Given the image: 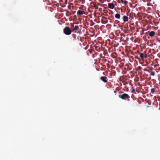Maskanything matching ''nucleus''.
I'll list each match as a JSON object with an SVG mask.
<instances>
[{
	"label": "nucleus",
	"mask_w": 160,
	"mask_h": 160,
	"mask_svg": "<svg viewBox=\"0 0 160 160\" xmlns=\"http://www.w3.org/2000/svg\"><path fill=\"white\" fill-rule=\"evenodd\" d=\"M72 31L69 27H66L63 29V32L66 35H69L71 34Z\"/></svg>",
	"instance_id": "obj_1"
},
{
	"label": "nucleus",
	"mask_w": 160,
	"mask_h": 160,
	"mask_svg": "<svg viewBox=\"0 0 160 160\" xmlns=\"http://www.w3.org/2000/svg\"><path fill=\"white\" fill-rule=\"evenodd\" d=\"M119 97L122 100H126L128 99V100L129 101V99L130 98V96L127 93H123V94H121L119 95Z\"/></svg>",
	"instance_id": "obj_2"
},
{
	"label": "nucleus",
	"mask_w": 160,
	"mask_h": 160,
	"mask_svg": "<svg viewBox=\"0 0 160 160\" xmlns=\"http://www.w3.org/2000/svg\"><path fill=\"white\" fill-rule=\"evenodd\" d=\"M100 78L104 82H108L107 78L106 76L101 77Z\"/></svg>",
	"instance_id": "obj_3"
},
{
	"label": "nucleus",
	"mask_w": 160,
	"mask_h": 160,
	"mask_svg": "<svg viewBox=\"0 0 160 160\" xmlns=\"http://www.w3.org/2000/svg\"><path fill=\"white\" fill-rule=\"evenodd\" d=\"M108 7L109 8L112 9L114 8L115 6L112 3H109L108 4Z\"/></svg>",
	"instance_id": "obj_4"
},
{
	"label": "nucleus",
	"mask_w": 160,
	"mask_h": 160,
	"mask_svg": "<svg viewBox=\"0 0 160 160\" xmlns=\"http://www.w3.org/2000/svg\"><path fill=\"white\" fill-rule=\"evenodd\" d=\"M123 19L124 22H128V16L124 15L123 17Z\"/></svg>",
	"instance_id": "obj_5"
},
{
	"label": "nucleus",
	"mask_w": 160,
	"mask_h": 160,
	"mask_svg": "<svg viewBox=\"0 0 160 160\" xmlns=\"http://www.w3.org/2000/svg\"><path fill=\"white\" fill-rule=\"evenodd\" d=\"M84 12V11L81 10H78V11L77 14L78 15H82Z\"/></svg>",
	"instance_id": "obj_6"
},
{
	"label": "nucleus",
	"mask_w": 160,
	"mask_h": 160,
	"mask_svg": "<svg viewBox=\"0 0 160 160\" xmlns=\"http://www.w3.org/2000/svg\"><path fill=\"white\" fill-rule=\"evenodd\" d=\"M120 14L119 13H116L115 15V17L116 18L119 19L120 18Z\"/></svg>",
	"instance_id": "obj_7"
},
{
	"label": "nucleus",
	"mask_w": 160,
	"mask_h": 160,
	"mask_svg": "<svg viewBox=\"0 0 160 160\" xmlns=\"http://www.w3.org/2000/svg\"><path fill=\"white\" fill-rule=\"evenodd\" d=\"M155 32L152 31L150 32L149 34V35L151 37H152L155 35Z\"/></svg>",
	"instance_id": "obj_8"
},
{
	"label": "nucleus",
	"mask_w": 160,
	"mask_h": 160,
	"mask_svg": "<svg viewBox=\"0 0 160 160\" xmlns=\"http://www.w3.org/2000/svg\"><path fill=\"white\" fill-rule=\"evenodd\" d=\"M108 20H104L102 19L101 20V22L103 24H106L108 22Z\"/></svg>",
	"instance_id": "obj_9"
},
{
	"label": "nucleus",
	"mask_w": 160,
	"mask_h": 160,
	"mask_svg": "<svg viewBox=\"0 0 160 160\" xmlns=\"http://www.w3.org/2000/svg\"><path fill=\"white\" fill-rule=\"evenodd\" d=\"M79 26L78 25L75 26V27L72 29V30L73 31H76L79 29Z\"/></svg>",
	"instance_id": "obj_10"
},
{
	"label": "nucleus",
	"mask_w": 160,
	"mask_h": 160,
	"mask_svg": "<svg viewBox=\"0 0 160 160\" xmlns=\"http://www.w3.org/2000/svg\"><path fill=\"white\" fill-rule=\"evenodd\" d=\"M156 89L155 88H152L151 90V93L153 94L154 93Z\"/></svg>",
	"instance_id": "obj_11"
},
{
	"label": "nucleus",
	"mask_w": 160,
	"mask_h": 160,
	"mask_svg": "<svg viewBox=\"0 0 160 160\" xmlns=\"http://www.w3.org/2000/svg\"><path fill=\"white\" fill-rule=\"evenodd\" d=\"M94 5L93 7L95 8L96 9H98V5H96L95 3H93Z\"/></svg>",
	"instance_id": "obj_12"
},
{
	"label": "nucleus",
	"mask_w": 160,
	"mask_h": 160,
	"mask_svg": "<svg viewBox=\"0 0 160 160\" xmlns=\"http://www.w3.org/2000/svg\"><path fill=\"white\" fill-rule=\"evenodd\" d=\"M140 57L142 59H143L144 57V55L143 53H141L140 54Z\"/></svg>",
	"instance_id": "obj_13"
},
{
	"label": "nucleus",
	"mask_w": 160,
	"mask_h": 160,
	"mask_svg": "<svg viewBox=\"0 0 160 160\" xmlns=\"http://www.w3.org/2000/svg\"><path fill=\"white\" fill-rule=\"evenodd\" d=\"M117 1L119 3H120L121 2L122 3H124V1L123 0H117Z\"/></svg>",
	"instance_id": "obj_14"
},
{
	"label": "nucleus",
	"mask_w": 160,
	"mask_h": 160,
	"mask_svg": "<svg viewBox=\"0 0 160 160\" xmlns=\"http://www.w3.org/2000/svg\"><path fill=\"white\" fill-rule=\"evenodd\" d=\"M155 75V72H152L150 74V75L152 76H154Z\"/></svg>",
	"instance_id": "obj_15"
},
{
	"label": "nucleus",
	"mask_w": 160,
	"mask_h": 160,
	"mask_svg": "<svg viewBox=\"0 0 160 160\" xmlns=\"http://www.w3.org/2000/svg\"><path fill=\"white\" fill-rule=\"evenodd\" d=\"M128 3V1L125 0V1H124V3H123L124 4L126 5Z\"/></svg>",
	"instance_id": "obj_16"
},
{
	"label": "nucleus",
	"mask_w": 160,
	"mask_h": 160,
	"mask_svg": "<svg viewBox=\"0 0 160 160\" xmlns=\"http://www.w3.org/2000/svg\"><path fill=\"white\" fill-rule=\"evenodd\" d=\"M116 22H117V23H119V21H118V20H116Z\"/></svg>",
	"instance_id": "obj_17"
},
{
	"label": "nucleus",
	"mask_w": 160,
	"mask_h": 160,
	"mask_svg": "<svg viewBox=\"0 0 160 160\" xmlns=\"http://www.w3.org/2000/svg\"><path fill=\"white\" fill-rule=\"evenodd\" d=\"M144 57L145 58H146L147 57V55L146 54L145 55Z\"/></svg>",
	"instance_id": "obj_18"
},
{
	"label": "nucleus",
	"mask_w": 160,
	"mask_h": 160,
	"mask_svg": "<svg viewBox=\"0 0 160 160\" xmlns=\"http://www.w3.org/2000/svg\"><path fill=\"white\" fill-rule=\"evenodd\" d=\"M102 18H104V19H107V18L106 17H102Z\"/></svg>",
	"instance_id": "obj_19"
},
{
	"label": "nucleus",
	"mask_w": 160,
	"mask_h": 160,
	"mask_svg": "<svg viewBox=\"0 0 160 160\" xmlns=\"http://www.w3.org/2000/svg\"><path fill=\"white\" fill-rule=\"evenodd\" d=\"M114 92L115 93H116L117 92V91H116V90H115V91H114Z\"/></svg>",
	"instance_id": "obj_20"
},
{
	"label": "nucleus",
	"mask_w": 160,
	"mask_h": 160,
	"mask_svg": "<svg viewBox=\"0 0 160 160\" xmlns=\"http://www.w3.org/2000/svg\"><path fill=\"white\" fill-rule=\"evenodd\" d=\"M72 26V27H74V25H73Z\"/></svg>",
	"instance_id": "obj_21"
},
{
	"label": "nucleus",
	"mask_w": 160,
	"mask_h": 160,
	"mask_svg": "<svg viewBox=\"0 0 160 160\" xmlns=\"http://www.w3.org/2000/svg\"><path fill=\"white\" fill-rule=\"evenodd\" d=\"M159 110H160V108H159Z\"/></svg>",
	"instance_id": "obj_22"
}]
</instances>
